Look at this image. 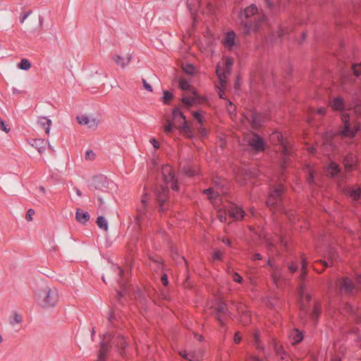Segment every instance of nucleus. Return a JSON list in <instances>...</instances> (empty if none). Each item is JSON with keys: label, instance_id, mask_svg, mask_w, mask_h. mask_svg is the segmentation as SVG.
<instances>
[{"label": "nucleus", "instance_id": "obj_56", "mask_svg": "<svg viewBox=\"0 0 361 361\" xmlns=\"http://www.w3.org/2000/svg\"><path fill=\"white\" fill-rule=\"evenodd\" d=\"M222 253L220 251H214L212 255V258L214 260H221Z\"/></svg>", "mask_w": 361, "mask_h": 361}, {"label": "nucleus", "instance_id": "obj_19", "mask_svg": "<svg viewBox=\"0 0 361 361\" xmlns=\"http://www.w3.org/2000/svg\"><path fill=\"white\" fill-rule=\"evenodd\" d=\"M357 158L352 154H348L343 160V164L346 171H350L353 169V166L357 164Z\"/></svg>", "mask_w": 361, "mask_h": 361}, {"label": "nucleus", "instance_id": "obj_8", "mask_svg": "<svg viewBox=\"0 0 361 361\" xmlns=\"http://www.w3.org/2000/svg\"><path fill=\"white\" fill-rule=\"evenodd\" d=\"M283 188L281 186L275 189L269 196L267 204L271 209L278 208L281 204V195L283 193Z\"/></svg>", "mask_w": 361, "mask_h": 361}, {"label": "nucleus", "instance_id": "obj_21", "mask_svg": "<svg viewBox=\"0 0 361 361\" xmlns=\"http://www.w3.org/2000/svg\"><path fill=\"white\" fill-rule=\"evenodd\" d=\"M360 188L358 186L348 187L345 190V193L348 195L353 200H357L360 197Z\"/></svg>", "mask_w": 361, "mask_h": 361}, {"label": "nucleus", "instance_id": "obj_27", "mask_svg": "<svg viewBox=\"0 0 361 361\" xmlns=\"http://www.w3.org/2000/svg\"><path fill=\"white\" fill-rule=\"evenodd\" d=\"M130 56H128L126 59L121 57V56H116L114 58V60L116 65L121 66L123 68H124L130 61Z\"/></svg>", "mask_w": 361, "mask_h": 361}, {"label": "nucleus", "instance_id": "obj_60", "mask_svg": "<svg viewBox=\"0 0 361 361\" xmlns=\"http://www.w3.org/2000/svg\"><path fill=\"white\" fill-rule=\"evenodd\" d=\"M329 137H330V136H329L328 135H326L324 137V142L323 145L325 148H327L328 147L331 146V143H329Z\"/></svg>", "mask_w": 361, "mask_h": 361}, {"label": "nucleus", "instance_id": "obj_39", "mask_svg": "<svg viewBox=\"0 0 361 361\" xmlns=\"http://www.w3.org/2000/svg\"><path fill=\"white\" fill-rule=\"evenodd\" d=\"M175 128L174 125L170 121H166V124L164 126V130L166 134H170Z\"/></svg>", "mask_w": 361, "mask_h": 361}, {"label": "nucleus", "instance_id": "obj_41", "mask_svg": "<svg viewBox=\"0 0 361 361\" xmlns=\"http://www.w3.org/2000/svg\"><path fill=\"white\" fill-rule=\"evenodd\" d=\"M76 119L78 120V123L81 125H86L90 121L89 117L86 115L78 116Z\"/></svg>", "mask_w": 361, "mask_h": 361}, {"label": "nucleus", "instance_id": "obj_4", "mask_svg": "<svg viewBox=\"0 0 361 361\" xmlns=\"http://www.w3.org/2000/svg\"><path fill=\"white\" fill-rule=\"evenodd\" d=\"M232 66L233 60L231 59H226L222 65L218 64L216 66V72L221 88L226 86L227 82L226 75L230 74Z\"/></svg>", "mask_w": 361, "mask_h": 361}, {"label": "nucleus", "instance_id": "obj_9", "mask_svg": "<svg viewBox=\"0 0 361 361\" xmlns=\"http://www.w3.org/2000/svg\"><path fill=\"white\" fill-rule=\"evenodd\" d=\"M168 188L164 186H160L156 190V195L159 205V212H163L167 209L169 203H166L168 197Z\"/></svg>", "mask_w": 361, "mask_h": 361}, {"label": "nucleus", "instance_id": "obj_23", "mask_svg": "<svg viewBox=\"0 0 361 361\" xmlns=\"http://www.w3.org/2000/svg\"><path fill=\"white\" fill-rule=\"evenodd\" d=\"M218 319L222 323L223 318L226 315L228 310L226 305L224 302H219L216 307Z\"/></svg>", "mask_w": 361, "mask_h": 361}, {"label": "nucleus", "instance_id": "obj_57", "mask_svg": "<svg viewBox=\"0 0 361 361\" xmlns=\"http://www.w3.org/2000/svg\"><path fill=\"white\" fill-rule=\"evenodd\" d=\"M288 269L291 271V272H295L297 271L298 269V265L294 263V262H292L290 263L289 265H288Z\"/></svg>", "mask_w": 361, "mask_h": 361}, {"label": "nucleus", "instance_id": "obj_14", "mask_svg": "<svg viewBox=\"0 0 361 361\" xmlns=\"http://www.w3.org/2000/svg\"><path fill=\"white\" fill-rule=\"evenodd\" d=\"M324 257L327 259V261L319 260V261H316L314 262L313 268L316 271H319L315 267V264L317 263H321L324 267L333 266L334 264V261L336 259L337 253L336 252V251L334 250L330 249L329 252L324 256Z\"/></svg>", "mask_w": 361, "mask_h": 361}, {"label": "nucleus", "instance_id": "obj_10", "mask_svg": "<svg viewBox=\"0 0 361 361\" xmlns=\"http://www.w3.org/2000/svg\"><path fill=\"white\" fill-rule=\"evenodd\" d=\"M271 142L274 145H279L284 155L289 152V145L283 140V135L279 132L274 133L270 137Z\"/></svg>", "mask_w": 361, "mask_h": 361}, {"label": "nucleus", "instance_id": "obj_40", "mask_svg": "<svg viewBox=\"0 0 361 361\" xmlns=\"http://www.w3.org/2000/svg\"><path fill=\"white\" fill-rule=\"evenodd\" d=\"M147 195L145 194L143 197L142 198L141 200V203H142V208H140L138 210H137V219H141L142 217V215L143 214V210L145 207V205H146V202H147Z\"/></svg>", "mask_w": 361, "mask_h": 361}, {"label": "nucleus", "instance_id": "obj_3", "mask_svg": "<svg viewBox=\"0 0 361 361\" xmlns=\"http://www.w3.org/2000/svg\"><path fill=\"white\" fill-rule=\"evenodd\" d=\"M257 13V8L255 5H250L245 8L244 11L240 14V18L241 20L240 31L243 35L247 36L259 30V23H252L251 20H248L249 18Z\"/></svg>", "mask_w": 361, "mask_h": 361}, {"label": "nucleus", "instance_id": "obj_29", "mask_svg": "<svg viewBox=\"0 0 361 361\" xmlns=\"http://www.w3.org/2000/svg\"><path fill=\"white\" fill-rule=\"evenodd\" d=\"M180 355L189 361H199L200 360V356L193 353L180 352Z\"/></svg>", "mask_w": 361, "mask_h": 361}, {"label": "nucleus", "instance_id": "obj_63", "mask_svg": "<svg viewBox=\"0 0 361 361\" xmlns=\"http://www.w3.org/2000/svg\"><path fill=\"white\" fill-rule=\"evenodd\" d=\"M30 13H31L30 11L25 13L23 16L22 17V18L20 19V23H23L25 21V20L30 16Z\"/></svg>", "mask_w": 361, "mask_h": 361}, {"label": "nucleus", "instance_id": "obj_61", "mask_svg": "<svg viewBox=\"0 0 361 361\" xmlns=\"http://www.w3.org/2000/svg\"><path fill=\"white\" fill-rule=\"evenodd\" d=\"M240 340H241V336H240L239 332H236L234 336V342L236 343H240Z\"/></svg>", "mask_w": 361, "mask_h": 361}, {"label": "nucleus", "instance_id": "obj_36", "mask_svg": "<svg viewBox=\"0 0 361 361\" xmlns=\"http://www.w3.org/2000/svg\"><path fill=\"white\" fill-rule=\"evenodd\" d=\"M305 172L307 173V181L309 183L314 182V171L310 166H307L305 169Z\"/></svg>", "mask_w": 361, "mask_h": 361}, {"label": "nucleus", "instance_id": "obj_55", "mask_svg": "<svg viewBox=\"0 0 361 361\" xmlns=\"http://www.w3.org/2000/svg\"><path fill=\"white\" fill-rule=\"evenodd\" d=\"M250 314L249 313H245L242 319H241V321L243 323L244 325H247L249 322H250V320H249V318H250Z\"/></svg>", "mask_w": 361, "mask_h": 361}, {"label": "nucleus", "instance_id": "obj_26", "mask_svg": "<svg viewBox=\"0 0 361 361\" xmlns=\"http://www.w3.org/2000/svg\"><path fill=\"white\" fill-rule=\"evenodd\" d=\"M180 130L182 133L188 137H192V130L190 125L188 123L186 119L183 120V126L180 127Z\"/></svg>", "mask_w": 361, "mask_h": 361}, {"label": "nucleus", "instance_id": "obj_44", "mask_svg": "<svg viewBox=\"0 0 361 361\" xmlns=\"http://www.w3.org/2000/svg\"><path fill=\"white\" fill-rule=\"evenodd\" d=\"M320 310L321 307L319 305H316L314 307L312 314V319L315 320L318 318L319 314H320Z\"/></svg>", "mask_w": 361, "mask_h": 361}, {"label": "nucleus", "instance_id": "obj_62", "mask_svg": "<svg viewBox=\"0 0 361 361\" xmlns=\"http://www.w3.org/2000/svg\"><path fill=\"white\" fill-rule=\"evenodd\" d=\"M161 281L164 286H167L168 279H167V276L166 274H164L161 276Z\"/></svg>", "mask_w": 361, "mask_h": 361}, {"label": "nucleus", "instance_id": "obj_2", "mask_svg": "<svg viewBox=\"0 0 361 361\" xmlns=\"http://www.w3.org/2000/svg\"><path fill=\"white\" fill-rule=\"evenodd\" d=\"M34 298L37 303L43 308L54 307L59 300L58 290L46 283H42L34 292Z\"/></svg>", "mask_w": 361, "mask_h": 361}, {"label": "nucleus", "instance_id": "obj_6", "mask_svg": "<svg viewBox=\"0 0 361 361\" xmlns=\"http://www.w3.org/2000/svg\"><path fill=\"white\" fill-rule=\"evenodd\" d=\"M161 173L163 176V180L166 185H170L173 190H177L178 186L176 184V180L174 178V173L169 165L163 166L161 169Z\"/></svg>", "mask_w": 361, "mask_h": 361}, {"label": "nucleus", "instance_id": "obj_49", "mask_svg": "<svg viewBox=\"0 0 361 361\" xmlns=\"http://www.w3.org/2000/svg\"><path fill=\"white\" fill-rule=\"evenodd\" d=\"M352 68H353L354 74L356 76H359L360 75H361V63H360L354 64Z\"/></svg>", "mask_w": 361, "mask_h": 361}, {"label": "nucleus", "instance_id": "obj_16", "mask_svg": "<svg viewBox=\"0 0 361 361\" xmlns=\"http://www.w3.org/2000/svg\"><path fill=\"white\" fill-rule=\"evenodd\" d=\"M179 87L183 90L187 91L188 94L196 95V90L190 85V82L184 78H180L178 80Z\"/></svg>", "mask_w": 361, "mask_h": 361}, {"label": "nucleus", "instance_id": "obj_42", "mask_svg": "<svg viewBox=\"0 0 361 361\" xmlns=\"http://www.w3.org/2000/svg\"><path fill=\"white\" fill-rule=\"evenodd\" d=\"M307 266V259L305 258H302V272H301V275H300L301 279L305 278L307 274V271H306Z\"/></svg>", "mask_w": 361, "mask_h": 361}, {"label": "nucleus", "instance_id": "obj_31", "mask_svg": "<svg viewBox=\"0 0 361 361\" xmlns=\"http://www.w3.org/2000/svg\"><path fill=\"white\" fill-rule=\"evenodd\" d=\"M98 227L104 231L108 230V223L103 216H99L96 221Z\"/></svg>", "mask_w": 361, "mask_h": 361}, {"label": "nucleus", "instance_id": "obj_35", "mask_svg": "<svg viewBox=\"0 0 361 361\" xmlns=\"http://www.w3.org/2000/svg\"><path fill=\"white\" fill-rule=\"evenodd\" d=\"M204 193L208 195V198L211 200H214L216 197L219 196V192H214L212 188H208L204 190Z\"/></svg>", "mask_w": 361, "mask_h": 361}, {"label": "nucleus", "instance_id": "obj_33", "mask_svg": "<svg viewBox=\"0 0 361 361\" xmlns=\"http://www.w3.org/2000/svg\"><path fill=\"white\" fill-rule=\"evenodd\" d=\"M31 67L30 62L26 59H23L18 64V68L22 70L27 71Z\"/></svg>", "mask_w": 361, "mask_h": 361}, {"label": "nucleus", "instance_id": "obj_30", "mask_svg": "<svg viewBox=\"0 0 361 361\" xmlns=\"http://www.w3.org/2000/svg\"><path fill=\"white\" fill-rule=\"evenodd\" d=\"M327 171L331 174V176H334L339 173L340 168L336 163L331 162L327 168Z\"/></svg>", "mask_w": 361, "mask_h": 361}, {"label": "nucleus", "instance_id": "obj_24", "mask_svg": "<svg viewBox=\"0 0 361 361\" xmlns=\"http://www.w3.org/2000/svg\"><path fill=\"white\" fill-rule=\"evenodd\" d=\"M38 124L45 130L46 134H49L50 131V126L51 121L47 117H39L38 119Z\"/></svg>", "mask_w": 361, "mask_h": 361}, {"label": "nucleus", "instance_id": "obj_54", "mask_svg": "<svg viewBox=\"0 0 361 361\" xmlns=\"http://www.w3.org/2000/svg\"><path fill=\"white\" fill-rule=\"evenodd\" d=\"M288 32V30L284 27H281L277 31L278 37H281Z\"/></svg>", "mask_w": 361, "mask_h": 361}, {"label": "nucleus", "instance_id": "obj_59", "mask_svg": "<svg viewBox=\"0 0 361 361\" xmlns=\"http://www.w3.org/2000/svg\"><path fill=\"white\" fill-rule=\"evenodd\" d=\"M150 143L154 146V148L158 149L159 147V144L158 141L155 138H152L150 140Z\"/></svg>", "mask_w": 361, "mask_h": 361}, {"label": "nucleus", "instance_id": "obj_46", "mask_svg": "<svg viewBox=\"0 0 361 361\" xmlns=\"http://www.w3.org/2000/svg\"><path fill=\"white\" fill-rule=\"evenodd\" d=\"M194 118L200 123V126L203 124V116L198 111L193 112Z\"/></svg>", "mask_w": 361, "mask_h": 361}, {"label": "nucleus", "instance_id": "obj_28", "mask_svg": "<svg viewBox=\"0 0 361 361\" xmlns=\"http://www.w3.org/2000/svg\"><path fill=\"white\" fill-rule=\"evenodd\" d=\"M274 349H275L276 353L279 356H280L281 361H288V356L283 351V347L281 345H279L277 343H275Z\"/></svg>", "mask_w": 361, "mask_h": 361}, {"label": "nucleus", "instance_id": "obj_58", "mask_svg": "<svg viewBox=\"0 0 361 361\" xmlns=\"http://www.w3.org/2000/svg\"><path fill=\"white\" fill-rule=\"evenodd\" d=\"M142 83H143L144 87L146 90H147L149 92L152 91V86L149 83H147V81L145 79H142Z\"/></svg>", "mask_w": 361, "mask_h": 361}, {"label": "nucleus", "instance_id": "obj_47", "mask_svg": "<svg viewBox=\"0 0 361 361\" xmlns=\"http://www.w3.org/2000/svg\"><path fill=\"white\" fill-rule=\"evenodd\" d=\"M217 217L220 221L224 222L226 220V212L224 210L219 209L217 212Z\"/></svg>", "mask_w": 361, "mask_h": 361}, {"label": "nucleus", "instance_id": "obj_32", "mask_svg": "<svg viewBox=\"0 0 361 361\" xmlns=\"http://www.w3.org/2000/svg\"><path fill=\"white\" fill-rule=\"evenodd\" d=\"M299 294L301 300V306L304 305L305 301L309 302L310 300V295L308 293H305L302 286H300Z\"/></svg>", "mask_w": 361, "mask_h": 361}, {"label": "nucleus", "instance_id": "obj_15", "mask_svg": "<svg viewBox=\"0 0 361 361\" xmlns=\"http://www.w3.org/2000/svg\"><path fill=\"white\" fill-rule=\"evenodd\" d=\"M228 212L229 216L235 220H241L245 215L244 210L238 206H232L229 207Z\"/></svg>", "mask_w": 361, "mask_h": 361}, {"label": "nucleus", "instance_id": "obj_51", "mask_svg": "<svg viewBox=\"0 0 361 361\" xmlns=\"http://www.w3.org/2000/svg\"><path fill=\"white\" fill-rule=\"evenodd\" d=\"M101 116H97L96 118H92V128L93 127H97L98 125L101 123Z\"/></svg>", "mask_w": 361, "mask_h": 361}, {"label": "nucleus", "instance_id": "obj_34", "mask_svg": "<svg viewBox=\"0 0 361 361\" xmlns=\"http://www.w3.org/2000/svg\"><path fill=\"white\" fill-rule=\"evenodd\" d=\"M291 338L293 340V343L296 344L302 341V336L301 333H300L298 330H295L291 335Z\"/></svg>", "mask_w": 361, "mask_h": 361}, {"label": "nucleus", "instance_id": "obj_52", "mask_svg": "<svg viewBox=\"0 0 361 361\" xmlns=\"http://www.w3.org/2000/svg\"><path fill=\"white\" fill-rule=\"evenodd\" d=\"M197 1V4L200 6V3L198 1V0H188V5L190 10L195 9L196 5L195 4V2Z\"/></svg>", "mask_w": 361, "mask_h": 361}, {"label": "nucleus", "instance_id": "obj_12", "mask_svg": "<svg viewBox=\"0 0 361 361\" xmlns=\"http://www.w3.org/2000/svg\"><path fill=\"white\" fill-rule=\"evenodd\" d=\"M111 340L110 334L104 336V339L101 343L100 349L99 350L98 359L97 361H105L107 357V353L109 350V343Z\"/></svg>", "mask_w": 361, "mask_h": 361}, {"label": "nucleus", "instance_id": "obj_22", "mask_svg": "<svg viewBox=\"0 0 361 361\" xmlns=\"http://www.w3.org/2000/svg\"><path fill=\"white\" fill-rule=\"evenodd\" d=\"M30 144L37 149L39 154H42L45 149L47 142L42 139H32Z\"/></svg>", "mask_w": 361, "mask_h": 361}, {"label": "nucleus", "instance_id": "obj_1", "mask_svg": "<svg viewBox=\"0 0 361 361\" xmlns=\"http://www.w3.org/2000/svg\"><path fill=\"white\" fill-rule=\"evenodd\" d=\"M330 106L331 108L336 111H343L341 114V119L343 121V126L341 130V135L342 137H353L359 130L360 123L355 118L353 113L357 112V110L344 109V102L341 97H337L334 98L331 102Z\"/></svg>", "mask_w": 361, "mask_h": 361}, {"label": "nucleus", "instance_id": "obj_53", "mask_svg": "<svg viewBox=\"0 0 361 361\" xmlns=\"http://www.w3.org/2000/svg\"><path fill=\"white\" fill-rule=\"evenodd\" d=\"M0 130L8 133L10 131V128H7L4 121L0 118Z\"/></svg>", "mask_w": 361, "mask_h": 361}, {"label": "nucleus", "instance_id": "obj_13", "mask_svg": "<svg viewBox=\"0 0 361 361\" xmlns=\"http://www.w3.org/2000/svg\"><path fill=\"white\" fill-rule=\"evenodd\" d=\"M202 98L196 92V95L186 93L182 97L183 104L188 108L192 106L197 103H200Z\"/></svg>", "mask_w": 361, "mask_h": 361}, {"label": "nucleus", "instance_id": "obj_45", "mask_svg": "<svg viewBox=\"0 0 361 361\" xmlns=\"http://www.w3.org/2000/svg\"><path fill=\"white\" fill-rule=\"evenodd\" d=\"M172 99L173 94L171 92L168 91L164 92L163 101L165 104L169 103Z\"/></svg>", "mask_w": 361, "mask_h": 361}, {"label": "nucleus", "instance_id": "obj_48", "mask_svg": "<svg viewBox=\"0 0 361 361\" xmlns=\"http://www.w3.org/2000/svg\"><path fill=\"white\" fill-rule=\"evenodd\" d=\"M173 116L174 118H176L177 117H180L183 120L186 119L185 115L183 114V112H181L178 109H175L173 111Z\"/></svg>", "mask_w": 361, "mask_h": 361}, {"label": "nucleus", "instance_id": "obj_7", "mask_svg": "<svg viewBox=\"0 0 361 361\" xmlns=\"http://www.w3.org/2000/svg\"><path fill=\"white\" fill-rule=\"evenodd\" d=\"M245 141L252 149L256 152L263 151L264 149V142L263 140L256 134H249L245 137Z\"/></svg>", "mask_w": 361, "mask_h": 361}, {"label": "nucleus", "instance_id": "obj_50", "mask_svg": "<svg viewBox=\"0 0 361 361\" xmlns=\"http://www.w3.org/2000/svg\"><path fill=\"white\" fill-rule=\"evenodd\" d=\"M35 210L32 209H28V211L27 212V214H26V216H25V219L27 221H30L32 220V216L35 214Z\"/></svg>", "mask_w": 361, "mask_h": 361}, {"label": "nucleus", "instance_id": "obj_25", "mask_svg": "<svg viewBox=\"0 0 361 361\" xmlns=\"http://www.w3.org/2000/svg\"><path fill=\"white\" fill-rule=\"evenodd\" d=\"M267 264L273 270V271L271 273V278H272L274 283L276 285L281 276V273L278 271V268L274 266V264H272V262L270 259H269Z\"/></svg>", "mask_w": 361, "mask_h": 361}, {"label": "nucleus", "instance_id": "obj_37", "mask_svg": "<svg viewBox=\"0 0 361 361\" xmlns=\"http://www.w3.org/2000/svg\"><path fill=\"white\" fill-rule=\"evenodd\" d=\"M183 70L185 73H187L189 75H193L195 72V67L189 63L183 65Z\"/></svg>", "mask_w": 361, "mask_h": 361}, {"label": "nucleus", "instance_id": "obj_64", "mask_svg": "<svg viewBox=\"0 0 361 361\" xmlns=\"http://www.w3.org/2000/svg\"><path fill=\"white\" fill-rule=\"evenodd\" d=\"M199 131H200V133L201 134V135H202V136H204L207 134L206 129L204 128H203L202 126H200Z\"/></svg>", "mask_w": 361, "mask_h": 361}, {"label": "nucleus", "instance_id": "obj_5", "mask_svg": "<svg viewBox=\"0 0 361 361\" xmlns=\"http://www.w3.org/2000/svg\"><path fill=\"white\" fill-rule=\"evenodd\" d=\"M107 185L108 181L106 177L102 174L96 175L92 179V186H94L95 191H97V192H94V195L98 197V200L101 202H102L99 192H104L105 189L107 188Z\"/></svg>", "mask_w": 361, "mask_h": 361}, {"label": "nucleus", "instance_id": "obj_17", "mask_svg": "<svg viewBox=\"0 0 361 361\" xmlns=\"http://www.w3.org/2000/svg\"><path fill=\"white\" fill-rule=\"evenodd\" d=\"M245 119L253 128H257L261 126L262 118L259 114L252 112Z\"/></svg>", "mask_w": 361, "mask_h": 361}, {"label": "nucleus", "instance_id": "obj_38", "mask_svg": "<svg viewBox=\"0 0 361 361\" xmlns=\"http://www.w3.org/2000/svg\"><path fill=\"white\" fill-rule=\"evenodd\" d=\"M22 322V317L20 315L15 312L13 316L10 318V324L11 325H15L16 324H19Z\"/></svg>", "mask_w": 361, "mask_h": 361}, {"label": "nucleus", "instance_id": "obj_18", "mask_svg": "<svg viewBox=\"0 0 361 361\" xmlns=\"http://www.w3.org/2000/svg\"><path fill=\"white\" fill-rule=\"evenodd\" d=\"M223 43L226 47L231 49L235 45V33L233 31L226 33Z\"/></svg>", "mask_w": 361, "mask_h": 361}, {"label": "nucleus", "instance_id": "obj_20", "mask_svg": "<svg viewBox=\"0 0 361 361\" xmlns=\"http://www.w3.org/2000/svg\"><path fill=\"white\" fill-rule=\"evenodd\" d=\"M90 215L87 212L78 208L75 214V219L80 224H85L89 221Z\"/></svg>", "mask_w": 361, "mask_h": 361}, {"label": "nucleus", "instance_id": "obj_11", "mask_svg": "<svg viewBox=\"0 0 361 361\" xmlns=\"http://www.w3.org/2000/svg\"><path fill=\"white\" fill-rule=\"evenodd\" d=\"M337 286L340 290L345 293H353L356 289L352 281L348 277L341 278L337 282Z\"/></svg>", "mask_w": 361, "mask_h": 361}, {"label": "nucleus", "instance_id": "obj_43", "mask_svg": "<svg viewBox=\"0 0 361 361\" xmlns=\"http://www.w3.org/2000/svg\"><path fill=\"white\" fill-rule=\"evenodd\" d=\"M228 274L232 277L233 280L237 283H241L243 281V278L236 272L235 271H228Z\"/></svg>", "mask_w": 361, "mask_h": 361}]
</instances>
